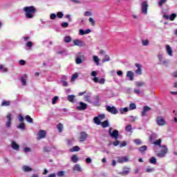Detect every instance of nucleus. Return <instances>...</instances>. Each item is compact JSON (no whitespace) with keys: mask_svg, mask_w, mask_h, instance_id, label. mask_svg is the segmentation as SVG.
I'll use <instances>...</instances> for the list:
<instances>
[{"mask_svg":"<svg viewBox=\"0 0 177 177\" xmlns=\"http://www.w3.org/2000/svg\"><path fill=\"white\" fill-rule=\"evenodd\" d=\"M138 150L140 151V153H145L146 150H147V146L143 145L139 148H138Z\"/></svg>","mask_w":177,"mask_h":177,"instance_id":"36","label":"nucleus"},{"mask_svg":"<svg viewBox=\"0 0 177 177\" xmlns=\"http://www.w3.org/2000/svg\"><path fill=\"white\" fill-rule=\"evenodd\" d=\"M79 104L80 106H76V110H78L79 111H82L83 110H86L88 109V104L83 102H80Z\"/></svg>","mask_w":177,"mask_h":177,"instance_id":"7","label":"nucleus"},{"mask_svg":"<svg viewBox=\"0 0 177 177\" xmlns=\"http://www.w3.org/2000/svg\"><path fill=\"white\" fill-rule=\"evenodd\" d=\"M24 120H26V118L23 116V115H18V121H19V122H24Z\"/></svg>","mask_w":177,"mask_h":177,"instance_id":"42","label":"nucleus"},{"mask_svg":"<svg viewBox=\"0 0 177 177\" xmlns=\"http://www.w3.org/2000/svg\"><path fill=\"white\" fill-rule=\"evenodd\" d=\"M19 66H25V64H26V60H24V59L19 60Z\"/></svg>","mask_w":177,"mask_h":177,"instance_id":"59","label":"nucleus"},{"mask_svg":"<svg viewBox=\"0 0 177 177\" xmlns=\"http://www.w3.org/2000/svg\"><path fill=\"white\" fill-rule=\"evenodd\" d=\"M131 171V168L124 167L123 171L119 173L122 176H125L127 175H129V171Z\"/></svg>","mask_w":177,"mask_h":177,"instance_id":"20","label":"nucleus"},{"mask_svg":"<svg viewBox=\"0 0 177 177\" xmlns=\"http://www.w3.org/2000/svg\"><path fill=\"white\" fill-rule=\"evenodd\" d=\"M129 159L127 156H119L118 158V162L122 164L124 162H128Z\"/></svg>","mask_w":177,"mask_h":177,"instance_id":"13","label":"nucleus"},{"mask_svg":"<svg viewBox=\"0 0 177 177\" xmlns=\"http://www.w3.org/2000/svg\"><path fill=\"white\" fill-rule=\"evenodd\" d=\"M136 74H138V75H142V68H137L136 71Z\"/></svg>","mask_w":177,"mask_h":177,"instance_id":"58","label":"nucleus"},{"mask_svg":"<svg viewBox=\"0 0 177 177\" xmlns=\"http://www.w3.org/2000/svg\"><path fill=\"white\" fill-rule=\"evenodd\" d=\"M86 164H91V163H92V158H86Z\"/></svg>","mask_w":177,"mask_h":177,"instance_id":"63","label":"nucleus"},{"mask_svg":"<svg viewBox=\"0 0 177 177\" xmlns=\"http://www.w3.org/2000/svg\"><path fill=\"white\" fill-rule=\"evenodd\" d=\"M158 59L160 62L158 64H167L168 63V59L163 60L162 54H158Z\"/></svg>","mask_w":177,"mask_h":177,"instance_id":"16","label":"nucleus"},{"mask_svg":"<svg viewBox=\"0 0 177 177\" xmlns=\"http://www.w3.org/2000/svg\"><path fill=\"white\" fill-rule=\"evenodd\" d=\"M57 176L58 177H62L64 176V171H59L57 173Z\"/></svg>","mask_w":177,"mask_h":177,"instance_id":"54","label":"nucleus"},{"mask_svg":"<svg viewBox=\"0 0 177 177\" xmlns=\"http://www.w3.org/2000/svg\"><path fill=\"white\" fill-rule=\"evenodd\" d=\"M93 62L96 64V66H100V59H99V57L97 55L93 56Z\"/></svg>","mask_w":177,"mask_h":177,"instance_id":"25","label":"nucleus"},{"mask_svg":"<svg viewBox=\"0 0 177 177\" xmlns=\"http://www.w3.org/2000/svg\"><path fill=\"white\" fill-rule=\"evenodd\" d=\"M176 13H172L170 15H166L165 13L163 14V19H165V20H170V21H174L175 19H176Z\"/></svg>","mask_w":177,"mask_h":177,"instance_id":"6","label":"nucleus"},{"mask_svg":"<svg viewBox=\"0 0 177 177\" xmlns=\"http://www.w3.org/2000/svg\"><path fill=\"white\" fill-rule=\"evenodd\" d=\"M67 100H68V102H71V103H75V95H68Z\"/></svg>","mask_w":177,"mask_h":177,"instance_id":"30","label":"nucleus"},{"mask_svg":"<svg viewBox=\"0 0 177 177\" xmlns=\"http://www.w3.org/2000/svg\"><path fill=\"white\" fill-rule=\"evenodd\" d=\"M61 27H62V28H67V27H68V22H62Z\"/></svg>","mask_w":177,"mask_h":177,"instance_id":"49","label":"nucleus"},{"mask_svg":"<svg viewBox=\"0 0 177 177\" xmlns=\"http://www.w3.org/2000/svg\"><path fill=\"white\" fill-rule=\"evenodd\" d=\"M127 77L129 78V81H133L135 75L133 74V72L129 71L127 73Z\"/></svg>","mask_w":177,"mask_h":177,"instance_id":"21","label":"nucleus"},{"mask_svg":"<svg viewBox=\"0 0 177 177\" xmlns=\"http://www.w3.org/2000/svg\"><path fill=\"white\" fill-rule=\"evenodd\" d=\"M22 171H24V172H31V171H32V168L28 165H24L22 167Z\"/></svg>","mask_w":177,"mask_h":177,"instance_id":"26","label":"nucleus"},{"mask_svg":"<svg viewBox=\"0 0 177 177\" xmlns=\"http://www.w3.org/2000/svg\"><path fill=\"white\" fill-rule=\"evenodd\" d=\"M142 45L143 46H147L149 45V40H142Z\"/></svg>","mask_w":177,"mask_h":177,"instance_id":"62","label":"nucleus"},{"mask_svg":"<svg viewBox=\"0 0 177 177\" xmlns=\"http://www.w3.org/2000/svg\"><path fill=\"white\" fill-rule=\"evenodd\" d=\"M79 34H80V35H86L85 30H84V29H80V30H79Z\"/></svg>","mask_w":177,"mask_h":177,"instance_id":"61","label":"nucleus"},{"mask_svg":"<svg viewBox=\"0 0 177 177\" xmlns=\"http://www.w3.org/2000/svg\"><path fill=\"white\" fill-rule=\"evenodd\" d=\"M127 146V141H122V142L120 145V147H125Z\"/></svg>","mask_w":177,"mask_h":177,"instance_id":"64","label":"nucleus"},{"mask_svg":"<svg viewBox=\"0 0 177 177\" xmlns=\"http://www.w3.org/2000/svg\"><path fill=\"white\" fill-rule=\"evenodd\" d=\"M27 77H28V76L27 75V74L25 73L20 78V81L21 82V85L23 86H26V85H27Z\"/></svg>","mask_w":177,"mask_h":177,"instance_id":"14","label":"nucleus"},{"mask_svg":"<svg viewBox=\"0 0 177 177\" xmlns=\"http://www.w3.org/2000/svg\"><path fill=\"white\" fill-rule=\"evenodd\" d=\"M156 123L158 124V125L161 127L162 125H165V124H167V122H165V120L162 118V117L158 116L156 119Z\"/></svg>","mask_w":177,"mask_h":177,"instance_id":"12","label":"nucleus"},{"mask_svg":"<svg viewBox=\"0 0 177 177\" xmlns=\"http://www.w3.org/2000/svg\"><path fill=\"white\" fill-rule=\"evenodd\" d=\"M23 10L25 12V17L26 19H34L37 12V8L33 6H26L23 8Z\"/></svg>","mask_w":177,"mask_h":177,"instance_id":"2","label":"nucleus"},{"mask_svg":"<svg viewBox=\"0 0 177 177\" xmlns=\"http://www.w3.org/2000/svg\"><path fill=\"white\" fill-rule=\"evenodd\" d=\"M74 45L76 46H80V48H83L85 46V42H84L82 40H80L78 39H76L73 41Z\"/></svg>","mask_w":177,"mask_h":177,"instance_id":"11","label":"nucleus"},{"mask_svg":"<svg viewBox=\"0 0 177 177\" xmlns=\"http://www.w3.org/2000/svg\"><path fill=\"white\" fill-rule=\"evenodd\" d=\"M101 126L102 128H108V127H110V122H109V120H104V122H101Z\"/></svg>","mask_w":177,"mask_h":177,"instance_id":"33","label":"nucleus"},{"mask_svg":"<svg viewBox=\"0 0 177 177\" xmlns=\"http://www.w3.org/2000/svg\"><path fill=\"white\" fill-rule=\"evenodd\" d=\"M80 150H81V148H80L79 146L75 145V146H74L73 147L71 148V149H69V151H70L71 153H74V152H75V151H80Z\"/></svg>","mask_w":177,"mask_h":177,"instance_id":"28","label":"nucleus"},{"mask_svg":"<svg viewBox=\"0 0 177 177\" xmlns=\"http://www.w3.org/2000/svg\"><path fill=\"white\" fill-rule=\"evenodd\" d=\"M166 50H167V54H168L169 56H173V55H172V48H171V46L169 45L166 46Z\"/></svg>","mask_w":177,"mask_h":177,"instance_id":"34","label":"nucleus"},{"mask_svg":"<svg viewBox=\"0 0 177 177\" xmlns=\"http://www.w3.org/2000/svg\"><path fill=\"white\" fill-rule=\"evenodd\" d=\"M64 16V14H63L62 12H58L57 13V17H59V19H63Z\"/></svg>","mask_w":177,"mask_h":177,"instance_id":"52","label":"nucleus"},{"mask_svg":"<svg viewBox=\"0 0 177 177\" xmlns=\"http://www.w3.org/2000/svg\"><path fill=\"white\" fill-rule=\"evenodd\" d=\"M94 124H96L97 125H101L102 122L100 121V119L98 118V116H95L93 118Z\"/></svg>","mask_w":177,"mask_h":177,"instance_id":"35","label":"nucleus"},{"mask_svg":"<svg viewBox=\"0 0 177 177\" xmlns=\"http://www.w3.org/2000/svg\"><path fill=\"white\" fill-rule=\"evenodd\" d=\"M88 138V135L86 133L82 131L80 133V142H85L86 140V138Z\"/></svg>","mask_w":177,"mask_h":177,"instance_id":"17","label":"nucleus"},{"mask_svg":"<svg viewBox=\"0 0 177 177\" xmlns=\"http://www.w3.org/2000/svg\"><path fill=\"white\" fill-rule=\"evenodd\" d=\"M79 160L80 159L77 158V155H73L71 158V161L75 164L78 162Z\"/></svg>","mask_w":177,"mask_h":177,"instance_id":"32","label":"nucleus"},{"mask_svg":"<svg viewBox=\"0 0 177 177\" xmlns=\"http://www.w3.org/2000/svg\"><path fill=\"white\" fill-rule=\"evenodd\" d=\"M93 99L94 100L91 102V104H93V106H100V98L99 97V95L94 96Z\"/></svg>","mask_w":177,"mask_h":177,"instance_id":"10","label":"nucleus"},{"mask_svg":"<svg viewBox=\"0 0 177 177\" xmlns=\"http://www.w3.org/2000/svg\"><path fill=\"white\" fill-rule=\"evenodd\" d=\"M131 129H132L131 124H129V125L126 126V127H125L126 132H131Z\"/></svg>","mask_w":177,"mask_h":177,"instance_id":"48","label":"nucleus"},{"mask_svg":"<svg viewBox=\"0 0 177 177\" xmlns=\"http://www.w3.org/2000/svg\"><path fill=\"white\" fill-rule=\"evenodd\" d=\"M129 111V109L128 107H124V108H120V114H125V113H128Z\"/></svg>","mask_w":177,"mask_h":177,"instance_id":"37","label":"nucleus"},{"mask_svg":"<svg viewBox=\"0 0 177 177\" xmlns=\"http://www.w3.org/2000/svg\"><path fill=\"white\" fill-rule=\"evenodd\" d=\"M134 143H136V145L139 146V145H142V141L140 140V139H135Z\"/></svg>","mask_w":177,"mask_h":177,"instance_id":"55","label":"nucleus"},{"mask_svg":"<svg viewBox=\"0 0 177 177\" xmlns=\"http://www.w3.org/2000/svg\"><path fill=\"white\" fill-rule=\"evenodd\" d=\"M151 110V108L147 105H145L142 108V111H141L140 115L142 118V122H147L150 118H149V111Z\"/></svg>","mask_w":177,"mask_h":177,"instance_id":"3","label":"nucleus"},{"mask_svg":"<svg viewBox=\"0 0 177 177\" xmlns=\"http://www.w3.org/2000/svg\"><path fill=\"white\" fill-rule=\"evenodd\" d=\"M45 138V130H39L37 133V140H41Z\"/></svg>","mask_w":177,"mask_h":177,"instance_id":"19","label":"nucleus"},{"mask_svg":"<svg viewBox=\"0 0 177 177\" xmlns=\"http://www.w3.org/2000/svg\"><path fill=\"white\" fill-rule=\"evenodd\" d=\"M24 153H30V151H31V148L26 147L24 148Z\"/></svg>","mask_w":177,"mask_h":177,"instance_id":"56","label":"nucleus"},{"mask_svg":"<svg viewBox=\"0 0 177 177\" xmlns=\"http://www.w3.org/2000/svg\"><path fill=\"white\" fill-rule=\"evenodd\" d=\"M166 2H167V0H160L158 2V6H162V5H164V3H165Z\"/></svg>","mask_w":177,"mask_h":177,"instance_id":"57","label":"nucleus"},{"mask_svg":"<svg viewBox=\"0 0 177 177\" xmlns=\"http://www.w3.org/2000/svg\"><path fill=\"white\" fill-rule=\"evenodd\" d=\"M57 129H58V131L59 132V133H62V132H63V124L59 123L57 125Z\"/></svg>","mask_w":177,"mask_h":177,"instance_id":"39","label":"nucleus"},{"mask_svg":"<svg viewBox=\"0 0 177 177\" xmlns=\"http://www.w3.org/2000/svg\"><path fill=\"white\" fill-rule=\"evenodd\" d=\"M156 138H157V136L156 135V133H152L149 137V142L152 143L153 140H156Z\"/></svg>","mask_w":177,"mask_h":177,"instance_id":"41","label":"nucleus"},{"mask_svg":"<svg viewBox=\"0 0 177 177\" xmlns=\"http://www.w3.org/2000/svg\"><path fill=\"white\" fill-rule=\"evenodd\" d=\"M141 8L142 13H144V15H147V10L149 9V4H147V1H142Z\"/></svg>","mask_w":177,"mask_h":177,"instance_id":"8","label":"nucleus"},{"mask_svg":"<svg viewBox=\"0 0 177 177\" xmlns=\"http://www.w3.org/2000/svg\"><path fill=\"white\" fill-rule=\"evenodd\" d=\"M57 17V15L55 13L50 14V20H55Z\"/></svg>","mask_w":177,"mask_h":177,"instance_id":"50","label":"nucleus"},{"mask_svg":"<svg viewBox=\"0 0 177 177\" xmlns=\"http://www.w3.org/2000/svg\"><path fill=\"white\" fill-rule=\"evenodd\" d=\"M106 62H110V56L105 55V58L102 59V63H106Z\"/></svg>","mask_w":177,"mask_h":177,"instance_id":"51","label":"nucleus"},{"mask_svg":"<svg viewBox=\"0 0 177 177\" xmlns=\"http://www.w3.org/2000/svg\"><path fill=\"white\" fill-rule=\"evenodd\" d=\"M59 100V97L55 96L52 100V104H56Z\"/></svg>","mask_w":177,"mask_h":177,"instance_id":"46","label":"nucleus"},{"mask_svg":"<svg viewBox=\"0 0 177 177\" xmlns=\"http://www.w3.org/2000/svg\"><path fill=\"white\" fill-rule=\"evenodd\" d=\"M106 110L108 113H111V114H118V109L114 106L106 105Z\"/></svg>","mask_w":177,"mask_h":177,"instance_id":"5","label":"nucleus"},{"mask_svg":"<svg viewBox=\"0 0 177 177\" xmlns=\"http://www.w3.org/2000/svg\"><path fill=\"white\" fill-rule=\"evenodd\" d=\"M7 122L6 123V128H10L12 127V113H8V114L6 115Z\"/></svg>","mask_w":177,"mask_h":177,"instance_id":"9","label":"nucleus"},{"mask_svg":"<svg viewBox=\"0 0 177 177\" xmlns=\"http://www.w3.org/2000/svg\"><path fill=\"white\" fill-rule=\"evenodd\" d=\"M0 73H8V68L3 66V65H0Z\"/></svg>","mask_w":177,"mask_h":177,"instance_id":"40","label":"nucleus"},{"mask_svg":"<svg viewBox=\"0 0 177 177\" xmlns=\"http://www.w3.org/2000/svg\"><path fill=\"white\" fill-rule=\"evenodd\" d=\"M149 162H150V164H153V165H157V159L156 158V157L152 156L149 158Z\"/></svg>","mask_w":177,"mask_h":177,"instance_id":"31","label":"nucleus"},{"mask_svg":"<svg viewBox=\"0 0 177 177\" xmlns=\"http://www.w3.org/2000/svg\"><path fill=\"white\" fill-rule=\"evenodd\" d=\"M91 77H94L93 78V82H95V84H97V82H99V77H96V75H97V72H96L95 71H93L91 73Z\"/></svg>","mask_w":177,"mask_h":177,"instance_id":"15","label":"nucleus"},{"mask_svg":"<svg viewBox=\"0 0 177 177\" xmlns=\"http://www.w3.org/2000/svg\"><path fill=\"white\" fill-rule=\"evenodd\" d=\"M73 171H77V172H82V168L81 167V165H80V164H75L73 167Z\"/></svg>","mask_w":177,"mask_h":177,"instance_id":"23","label":"nucleus"},{"mask_svg":"<svg viewBox=\"0 0 177 177\" xmlns=\"http://www.w3.org/2000/svg\"><path fill=\"white\" fill-rule=\"evenodd\" d=\"M136 109V104L131 103L129 107V110H135Z\"/></svg>","mask_w":177,"mask_h":177,"instance_id":"45","label":"nucleus"},{"mask_svg":"<svg viewBox=\"0 0 177 177\" xmlns=\"http://www.w3.org/2000/svg\"><path fill=\"white\" fill-rule=\"evenodd\" d=\"M64 42H66V44L70 43V41H72L71 37L66 36L64 39Z\"/></svg>","mask_w":177,"mask_h":177,"instance_id":"44","label":"nucleus"},{"mask_svg":"<svg viewBox=\"0 0 177 177\" xmlns=\"http://www.w3.org/2000/svg\"><path fill=\"white\" fill-rule=\"evenodd\" d=\"M11 147L13 149V150H16L17 151H19L20 149V145H19L16 141L11 142Z\"/></svg>","mask_w":177,"mask_h":177,"instance_id":"18","label":"nucleus"},{"mask_svg":"<svg viewBox=\"0 0 177 177\" xmlns=\"http://www.w3.org/2000/svg\"><path fill=\"white\" fill-rule=\"evenodd\" d=\"M17 129H21V131H26V123L19 122V124L17 126Z\"/></svg>","mask_w":177,"mask_h":177,"instance_id":"24","label":"nucleus"},{"mask_svg":"<svg viewBox=\"0 0 177 177\" xmlns=\"http://www.w3.org/2000/svg\"><path fill=\"white\" fill-rule=\"evenodd\" d=\"M161 142L162 140L160 138L152 142V145H155V146H159L162 148L160 152L156 154L157 157H159V158H163V157H165V154L168 153V148L167 147V145H161Z\"/></svg>","mask_w":177,"mask_h":177,"instance_id":"1","label":"nucleus"},{"mask_svg":"<svg viewBox=\"0 0 177 177\" xmlns=\"http://www.w3.org/2000/svg\"><path fill=\"white\" fill-rule=\"evenodd\" d=\"M88 21H89L90 23H91L92 26H95V20H93V18L90 17V18L88 19Z\"/></svg>","mask_w":177,"mask_h":177,"instance_id":"60","label":"nucleus"},{"mask_svg":"<svg viewBox=\"0 0 177 177\" xmlns=\"http://www.w3.org/2000/svg\"><path fill=\"white\" fill-rule=\"evenodd\" d=\"M136 86L140 87V86H143V85H145V82H136Z\"/></svg>","mask_w":177,"mask_h":177,"instance_id":"53","label":"nucleus"},{"mask_svg":"<svg viewBox=\"0 0 177 177\" xmlns=\"http://www.w3.org/2000/svg\"><path fill=\"white\" fill-rule=\"evenodd\" d=\"M156 171V169L150 167V166H148L146 169V172L148 174H150L151 172H154Z\"/></svg>","mask_w":177,"mask_h":177,"instance_id":"43","label":"nucleus"},{"mask_svg":"<svg viewBox=\"0 0 177 177\" xmlns=\"http://www.w3.org/2000/svg\"><path fill=\"white\" fill-rule=\"evenodd\" d=\"M77 78H78V73H75V74H73L71 77V81H75V80H77Z\"/></svg>","mask_w":177,"mask_h":177,"instance_id":"47","label":"nucleus"},{"mask_svg":"<svg viewBox=\"0 0 177 177\" xmlns=\"http://www.w3.org/2000/svg\"><path fill=\"white\" fill-rule=\"evenodd\" d=\"M8 106H10V101L3 100L1 102V107H7Z\"/></svg>","mask_w":177,"mask_h":177,"instance_id":"27","label":"nucleus"},{"mask_svg":"<svg viewBox=\"0 0 177 177\" xmlns=\"http://www.w3.org/2000/svg\"><path fill=\"white\" fill-rule=\"evenodd\" d=\"M26 48H28L29 50H30L31 48H32V46H34V44L32 43V41H28L26 42Z\"/></svg>","mask_w":177,"mask_h":177,"instance_id":"38","label":"nucleus"},{"mask_svg":"<svg viewBox=\"0 0 177 177\" xmlns=\"http://www.w3.org/2000/svg\"><path fill=\"white\" fill-rule=\"evenodd\" d=\"M82 59H84V55H77L75 59L76 64H81V63H82Z\"/></svg>","mask_w":177,"mask_h":177,"instance_id":"22","label":"nucleus"},{"mask_svg":"<svg viewBox=\"0 0 177 177\" xmlns=\"http://www.w3.org/2000/svg\"><path fill=\"white\" fill-rule=\"evenodd\" d=\"M109 135L112 139L117 140L118 139H122V137L120 136V131L118 129H113V127H110L109 129Z\"/></svg>","mask_w":177,"mask_h":177,"instance_id":"4","label":"nucleus"},{"mask_svg":"<svg viewBox=\"0 0 177 177\" xmlns=\"http://www.w3.org/2000/svg\"><path fill=\"white\" fill-rule=\"evenodd\" d=\"M25 120L27 121L29 124H32L34 122V120L30 115H26L25 116Z\"/></svg>","mask_w":177,"mask_h":177,"instance_id":"29","label":"nucleus"}]
</instances>
